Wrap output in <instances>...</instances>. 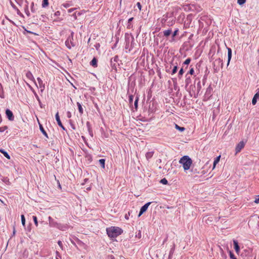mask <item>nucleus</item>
<instances>
[{"label":"nucleus","mask_w":259,"mask_h":259,"mask_svg":"<svg viewBox=\"0 0 259 259\" xmlns=\"http://www.w3.org/2000/svg\"><path fill=\"white\" fill-rule=\"evenodd\" d=\"M107 234L110 238H116L122 233V230L117 227H111L106 229Z\"/></svg>","instance_id":"nucleus-1"},{"label":"nucleus","mask_w":259,"mask_h":259,"mask_svg":"<svg viewBox=\"0 0 259 259\" xmlns=\"http://www.w3.org/2000/svg\"><path fill=\"white\" fill-rule=\"evenodd\" d=\"M180 163L183 165L185 170H188L192 163V160L188 156H184L179 160Z\"/></svg>","instance_id":"nucleus-2"},{"label":"nucleus","mask_w":259,"mask_h":259,"mask_svg":"<svg viewBox=\"0 0 259 259\" xmlns=\"http://www.w3.org/2000/svg\"><path fill=\"white\" fill-rule=\"evenodd\" d=\"M217 63H219V65H220L221 67L222 68L223 67V60L219 58V59L215 60V61L214 62V66H213V68H214V70L215 72H218V71L219 70V67H218V66L217 65Z\"/></svg>","instance_id":"nucleus-3"},{"label":"nucleus","mask_w":259,"mask_h":259,"mask_svg":"<svg viewBox=\"0 0 259 259\" xmlns=\"http://www.w3.org/2000/svg\"><path fill=\"white\" fill-rule=\"evenodd\" d=\"M212 91V88L211 85H209L208 87L206 89L205 95H204V99L205 100H208L209 99L210 97L211 96V92Z\"/></svg>","instance_id":"nucleus-4"},{"label":"nucleus","mask_w":259,"mask_h":259,"mask_svg":"<svg viewBox=\"0 0 259 259\" xmlns=\"http://www.w3.org/2000/svg\"><path fill=\"white\" fill-rule=\"evenodd\" d=\"M151 202H149L145 204L140 209V212L139 213L138 217H140L143 213H144L147 210L149 206L151 203Z\"/></svg>","instance_id":"nucleus-5"},{"label":"nucleus","mask_w":259,"mask_h":259,"mask_svg":"<svg viewBox=\"0 0 259 259\" xmlns=\"http://www.w3.org/2000/svg\"><path fill=\"white\" fill-rule=\"evenodd\" d=\"M245 143L243 141H240L236 146L235 148L236 154L240 152V151L244 148Z\"/></svg>","instance_id":"nucleus-6"},{"label":"nucleus","mask_w":259,"mask_h":259,"mask_svg":"<svg viewBox=\"0 0 259 259\" xmlns=\"http://www.w3.org/2000/svg\"><path fill=\"white\" fill-rule=\"evenodd\" d=\"M48 220H49V225L51 227H55V228L57 227L58 223H57L56 221H55L54 219H53L51 217H49Z\"/></svg>","instance_id":"nucleus-7"},{"label":"nucleus","mask_w":259,"mask_h":259,"mask_svg":"<svg viewBox=\"0 0 259 259\" xmlns=\"http://www.w3.org/2000/svg\"><path fill=\"white\" fill-rule=\"evenodd\" d=\"M6 114L9 120L13 121L14 120V116L13 113L10 110L8 109H6Z\"/></svg>","instance_id":"nucleus-8"},{"label":"nucleus","mask_w":259,"mask_h":259,"mask_svg":"<svg viewBox=\"0 0 259 259\" xmlns=\"http://www.w3.org/2000/svg\"><path fill=\"white\" fill-rule=\"evenodd\" d=\"M55 118H56V120L57 122V123L58 124V125L61 127L62 130H63L64 131L66 130L65 127L63 125L61 121V120L60 119V117H59V113L57 112L56 115H55Z\"/></svg>","instance_id":"nucleus-9"},{"label":"nucleus","mask_w":259,"mask_h":259,"mask_svg":"<svg viewBox=\"0 0 259 259\" xmlns=\"http://www.w3.org/2000/svg\"><path fill=\"white\" fill-rule=\"evenodd\" d=\"M233 245H234V249H235L236 252L237 254H239V253L240 252V247L238 244V241L236 240H233Z\"/></svg>","instance_id":"nucleus-10"},{"label":"nucleus","mask_w":259,"mask_h":259,"mask_svg":"<svg viewBox=\"0 0 259 259\" xmlns=\"http://www.w3.org/2000/svg\"><path fill=\"white\" fill-rule=\"evenodd\" d=\"M70 39L69 37L65 41V45L68 49H71V47L75 46V44Z\"/></svg>","instance_id":"nucleus-11"},{"label":"nucleus","mask_w":259,"mask_h":259,"mask_svg":"<svg viewBox=\"0 0 259 259\" xmlns=\"http://www.w3.org/2000/svg\"><path fill=\"white\" fill-rule=\"evenodd\" d=\"M57 228L61 231H65L68 229V226L66 224L58 223Z\"/></svg>","instance_id":"nucleus-12"},{"label":"nucleus","mask_w":259,"mask_h":259,"mask_svg":"<svg viewBox=\"0 0 259 259\" xmlns=\"http://www.w3.org/2000/svg\"><path fill=\"white\" fill-rule=\"evenodd\" d=\"M118 56H115L113 58L111 59L110 63H111V65L112 66V67H116L115 64L118 61Z\"/></svg>","instance_id":"nucleus-13"},{"label":"nucleus","mask_w":259,"mask_h":259,"mask_svg":"<svg viewBox=\"0 0 259 259\" xmlns=\"http://www.w3.org/2000/svg\"><path fill=\"white\" fill-rule=\"evenodd\" d=\"M228 50V62H227V66L229 65L230 60L232 58V50L230 48H227Z\"/></svg>","instance_id":"nucleus-14"},{"label":"nucleus","mask_w":259,"mask_h":259,"mask_svg":"<svg viewBox=\"0 0 259 259\" xmlns=\"http://www.w3.org/2000/svg\"><path fill=\"white\" fill-rule=\"evenodd\" d=\"M133 19H134V18L132 17L128 20L127 25H126V27L127 29H133V25L132 23V22Z\"/></svg>","instance_id":"nucleus-15"},{"label":"nucleus","mask_w":259,"mask_h":259,"mask_svg":"<svg viewBox=\"0 0 259 259\" xmlns=\"http://www.w3.org/2000/svg\"><path fill=\"white\" fill-rule=\"evenodd\" d=\"M37 80L39 85V88H41V91H43L45 89V84L43 83L42 80L40 78L37 77Z\"/></svg>","instance_id":"nucleus-16"},{"label":"nucleus","mask_w":259,"mask_h":259,"mask_svg":"<svg viewBox=\"0 0 259 259\" xmlns=\"http://www.w3.org/2000/svg\"><path fill=\"white\" fill-rule=\"evenodd\" d=\"M175 249V244H173L172 247L171 248L168 255V259H171L172 255L174 254V251Z\"/></svg>","instance_id":"nucleus-17"},{"label":"nucleus","mask_w":259,"mask_h":259,"mask_svg":"<svg viewBox=\"0 0 259 259\" xmlns=\"http://www.w3.org/2000/svg\"><path fill=\"white\" fill-rule=\"evenodd\" d=\"M26 77L31 80H34V78L30 71H27L26 73Z\"/></svg>","instance_id":"nucleus-18"},{"label":"nucleus","mask_w":259,"mask_h":259,"mask_svg":"<svg viewBox=\"0 0 259 259\" xmlns=\"http://www.w3.org/2000/svg\"><path fill=\"white\" fill-rule=\"evenodd\" d=\"M39 129H40V131H41V132L42 133V134L47 138H48V135L47 133V132L45 131V130H44L42 125L40 124V123H39Z\"/></svg>","instance_id":"nucleus-19"},{"label":"nucleus","mask_w":259,"mask_h":259,"mask_svg":"<svg viewBox=\"0 0 259 259\" xmlns=\"http://www.w3.org/2000/svg\"><path fill=\"white\" fill-rule=\"evenodd\" d=\"M90 65L94 67H97V60L96 58H94L90 62Z\"/></svg>","instance_id":"nucleus-20"},{"label":"nucleus","mask_w":259,"mask_h":259,"mask_svg":"<svg viewBox=\"0 0 259 259\" xmlns=\"http://www.w3.org/2000/svg\"><path fill=\"white\" fill-rule=\"evenodd\" d=\"M77 107L78 109L79 112L80 113V114L81 115L83 113V108L82 107L81 103H80L79 102H77Z\"/></svg>","instance_id":"nucleus-21"},{"label":"nucleus","mask_w":259,"mask_h":259,"mask_svg":"<svg viewBox=\"0 0 259 259\" xmlns=\"http://www.w3.org/2000/svg\"><path fill=\"white\" fill-rule=\"evenodd\" d=\"M259 99V96L258 94H255L253 97L252 100V104L254 105L257 102V100Z\"/></svg>","instance_id":"nucleus-22"},{"label":"nucleus","mask_w":259,"mask_h":259,"mask_svg":"<svg viewBox=\"0 0 259 259\" xmlns=\"http://www.w3.org/2000/svg\"><path fill=\"white\" fill-rule=\"evenodd\" d=\"M0 152L3 154V155L8 159H10V156L9 154L5 151L4 149H0Z\"/></svg>","instance_id":"nucleus-23"},{"label":"nucleus","mask_w":259,"mask_h":259,"mask_svg":"<svg viewBox=\"0 0 259 259\" xmlns=\"http://www.w3.org/2000/svg\"><path fill=\"white\" fill-rule=\"evenodd\" d=\"M171 33V29H167L163 31V35L165 37H167L170 35V34Z\"/></svg>","instance_id":"nucleus-24"},{"label":"nucleus","mask_w":259,"mask_h":259,"mask_svg":"<svg viewBox=\"0 0 259 259\" xmlns=\"http://www.w3.org/2000/svg\"><path fill=\"white\" fill-rule=\"evenodd\" d=\"M139 100V97L138 96H137L135 99V101L134 102V106L136 109V110H137L138 107V101Z\"/></svg>","instance_id":"nucleus-25"},{"label":"nucleus","mask_w":259,"mask_h":259,"mask_svg":"<svg viewBox=\"0 0 259 259\" xmlns=\"http://www.w3.org/2000/svg\"><path fill=\"white\" fill-rule=\"evenodd\" d=\"M0 97L1 98H4L5 95L2 85L0 83Z\"/></svg>","instance_id":"nucleus-26"},{"label":"nucleus","mask_w":259,"mask_h":259,"mask_svg":"<svg viewBox=\"0 0 259 259\" xmlns=\"http://www.w3.org/2000/svg\"><path fill=\"white\" fill-rule=\"evenodd\" d=\"M178 31H179L178 29H177L174 31V32H173V33L172 34V38H171V40H170V41H172L175 40V37L177 35Z\"/></svg>","instance_id":"nucleus-27"},{"label":"nucleus","mask_w":259,"mask_h":259,"mask_svg":"<svg viewBox=\"0 0 259 259\" xmlns=\"http://www.w3.org/2000/svg\"><path fill=\"white\" fill-rule=\"evenodd\" d=\"M153 153H154L153 152H147L146 154V158L147 159H149L151 158L153 156Z\"/></svg>","instance_id":"nucleus-28"},{"label":"nucleus","mask_w":259,"mask_h":259,"mask_svg":"<svg viewBox=\"0 0 259 259\" xmlns=\"http://www.w3.org/2000/svg\"><path fill=\"white\" fill-rule=\"evenodd\" d=\"M99 163L100 164L101 167L103 168H105V160L104 159H100L99 160Z\"/></svg>","instance_id":"nucleus-29"},{"label":"nucleus","mask_w":259,"mask_h":259,"mask_svg":"<svg viewBox=\"0 0 259 259\" xmlns=\"http://www.w3.org/2000/svg\"><path fill=\"white\" fill-rule=\"evenodd\" d=\"M49 5V0H43L42 7L46 8Z\"/></svg>","instance_id":"nucleus-30"},{"label":"nucleus","mask_w":259,"mask_h":259,"mask_svg":"<svg viewBox=\"0 0 259 259\" xmlns=\"http://www.w3.org/2000/svg\"><path fill=\"white\" fill-rule=\"evenodd\" d=\"M21 222H22V224L23 225V226L24 227H25V217L23 214H22L21 215Z\"/></svg>","instance_id":"nucleus-31"},{"label":"nucleus","mask_w":259,"mask_h":259,"mask_svg":"<svg viewBox=\"0 0 259 259\" xmlns=\"http://www.w3.org/2000/svg\"><path fill=\"white\" fill-rule=\"evenodd\" d=\"M221 156H218L213 161V168H214L215 165L219 162L220 161Z\"/></svg>","instance_id":"nucleus-32"},{"label":"nucleus","mask_w":259,"mask_h":259,"mask_svg":"<svg viewBox=\"0 0 259 259\" xmlns=\"http://www.w3.org/2000/svg\"><path fill=\"white\" fill-rule=\"evenodd\" d=\"M201 82L199 81L197 84V94H199L200 90H201Z\"/></svg>","instance_id":"nucleus-33"},{"label":"nucleus","mask_w":259,"mask_h":259,"mask_svg":"<svg viewBox=\"0 0 259 259\" xmlns=\"http://www.w3.org/2000/svg\"><path fill=\"white\" fill-rule=\"evenodd\" d=\"M34 94V96H35L36 100L38 102V103H39L40 107H42V106H41V103L40 100L38 96L37 95V94L35 92Z\"/></svg>","instance_id":"nucleus-34"},{"label":"nucleus","mask_w":259,"mask_h":259,"mask_svg":"<svg viewBox=\"0 0 259 259\" xmlns=\"http://www.w3.org/2000/svg\"><path fill=\"white\" fill-rule=\"evenodd\" d=\"M175 127L176 129L178 130L179 131H180L181 132H183L185 130V128L184 127L179 126L177 124H175Z\"/></svg>","instance_id":"nucleus-35"},{"label":"nucleus","mask_w":259,"mask_h":259,"mask_svg":"<svg viewBox=\"0 0 259 259\" xmlns=\"http://www.w3.org/2000/svg\"><path fill=\"white\" fill-rule=\"evenodd\" d=\"M191 58H187L185 61V62L183 63V65H188L189 64V63H190L191 62ZM184 67V66H183V67Z\"/></svg>","instance_id":"nucleus-36"},{"label":"nucleus","mask_w":259,"mask_h":259,"mask_svg":"<svg viewBox=\"0 0 259 259\" xmlns=\"http://www.w3.org/2000/svg\"><path fill=\"white\" fill-rule=\"evenodd\" d=\"M177 70H178V66H177V65H175L172 69V70L171 72V75H174V74H175L177 72Z\"/></svg>","instance_id":"nucleus-37"},{"label":"nucleus","mask_w":259,"mask_h":259,"mask_svg":"<svg viewBox=\"0 0 259 259\" xmlns=\"http://www.w3.org/2000/svg\"><path fill=\"white\" fill-rule=\"evenodd\" d=\"M30 7H31V12L32 13L35 12V9L34 8V2H32L31 3Z\"/></svg>","instance_id":"nucleus-38"},{"label":"nucleus","mask_w":259,"mask_h":259,"mask_svg":"<svg viewBox=\"0 0 259 259\" xmlns=\"http://www.w3.org/2000/svg\"><path fill=\"white\" fill-rule=\"evenodd\" d=\"M133 100H134V96L132 95H130L129 96V98H128L129 103L130 104H133Z\"/></svg>","instance_id":"nucleus-39"},{"label":"nucleus","mask_w":259,"mask_h":259,"mask_svg":"<svg viewBox=\"0 0 259 259\" xmlns=\"http://www.w3.org/2000/svg\"><path fill=\"white\" fill-rule=\"evenodd\" d=\"M160 183L162 184L166 185L168 183V181L165 178H163L160 180Z\"/></svg>","instance_id":"nucleus-40"},{"label":"nucleus","mask_w":259,"mask_h":259,"mask_svg":"<svg viewBox=\"0 0 259 259\" xmlns=\"http://www.w3.org/2000/svg\"><path fill=\"white\" fill-rule=\"evenodd\" d=\"M229 256L231 259H237L234 253L231 251H229Z\"/></svg>","instance_id":"nucleus-41"},{"label":"nucleus","mask_w":259,"mask_h":259,"mask_svg":"<svg viewBox=\"0 0 259 259\" xmlns=\"http://www.w3.org/2000/svg\"><path fill=\"white\" fill-rule=\"evenodd\" d=\"M25 14H26V15L27 16H29L30 14V12L28 10V6H26L25 9Z\"/></svg>","instance_id":"nucleus-42"},{"label":"nucleus","mask_w":259,"mask_h":259,"mask_svg":"<svg viewBox=\"0 0 259 259\" xmlns=\"http://www.w3.org/2000/svg\"><path fill=\"white\" fill-rule=\"evenodd\" d=\"M184 73V70H183V68H182L179 71V73H178V76L179 78H180L182 75Z\"/></svg>","instance_id":"nucleus-43"},{"label":"nucleus","mask_w":259,"mask_h":259,"mask_svg":"<svg viewBox=\"0 0 259 259\" xmlns=\"http://www.w3.org/2000/svg\"><path fill=\"white\" fill-rule=\"evenodd\" d=\"M33 220L34 222L35 225L37 227L38 226L37 217L36 216H33Z\"/></svg>","instance_id":"nucleus-44"},{"label":"nucleus","mask_w":259,"mask_h":259,"mask_svg":"<svg viewBox=\"0 0 259 259\" xmlns=\"http://www.w3.org/2000/svg\"><path fill=\"white\" fill-rule=\"evenodd\" d=\"M8 128L7 126H4L0 127V132L3 133Z\"/></svg>","instance_id":"nucleus-45"},{"label":"nucleus","mask_w":259,"mask_h":259,"mask_svg":"<svg viewBox=\"0 0 259 259\" xmlns=\"http://www.w3.org/2000/svg\"><path fill=\"white\" fill-rule=\"evenodd\" d=\"M246 2V0H237V3L239 5H242Z\"/></svg>","instance_id":"nucleus-46"},{"label":"nucleus","mask_w":259,"mask_h":259,"mask_svg":"<svg viewBox=\"0 0 259 259\" xmlns=\"http://www.w3.org/2000/svg\"><path fill=\"white\" fill-rule=\"evenodd\" d=\"M58 244L60 247V248L62 249H63V244H62V242L61 241L59 240V241H58Z\"/></svg>","instance_id":"nucleus-47"},{"label":"nucleus","mask_w":259,"mask_h":259,"mask_svg":"<svg viewBox=\"0 0 259 259\" xmlns=\"http://www.w3.org/2000/svg\"><path fill=\"white\" fill-rule=\"evenodd\" d=\"M23 28H24V29L25 30V31L28 33H30V34H36L35 33H33V32L31 31H29V30H26L24 27H23Z\"/></svg>","instance_id":"nucleus-48"},{"label":"nucleus","mask_w":259,"mask_h":259,"mask_svg":"<svg viewBox=\"0 0 259 259\" xmlns=\"http://www.w3.org/2000/svg\"><path fill=\"white\" fill-rule=\"evenodd\" d=\"M88 132L89 133V134L91 135V137H93V131L92 130V128H90V130H88Z\"/></svg>","instance_id":"nucleus-49"},{"label":"nucleus","mask_w":259,"mask_h":259,"mask_svg":"<svg viewBox=\"0 0 259 259\" xmlns=\"http://www.w3.org/2000/svg\"><path fill=\"white\" fill-rule=\"evenodd\" d=\"M137 6L138 8L139 9V10H141L142 6H141L140 3L138 2L137 4Z\"/></svg>","instance_id":"nucleus-50"},{"label":"nucleus","mask_w":259,"mask_h":259,"mask_svg":"<svg viewBox=\"0 0 259 259\" xmlns=\"http://www.w3.org/2000/svg\"><path fill=\"white\" fill-rule=\"evenodd\" d=\"M87 126L88 127V130H90V128H91V125H90V123L89 121H88L87 122Z\"/></svg>","instance_id":"nucleus-51"},{"label":"nucleus","mask_w":259,"mask_h":259,"mask_svg":"<svg viewBox=\"0 0 259 259\" xmlns=\"http://www.w3.org/2000/svg\"><path fill=\"white\" fill-rule=\"evenodd\" d=\"M194 73V69L193 68H192L190 71H189V73L191 75L193 74Z\"/></svg>","instance_id":"nucleus-52"},{"label":"nucleus","mask_w":259,"mask_h":259,"mask_svg":"<svg viewBox=\"0 0 259 259\" xmlns=\"http://www.w3.org/2000/svg\"><path fill=\"white\" fill-rule=\"evenodd\" d=\"M67 116L69 118H70L71 117V113L70 111H68L67 112Z\"/></svg>","instance_id":"nucleus-53"},{"label":"nucleus","mask_w":259,"mask_h":259,"mask_svg":"<svg viewBox=\"0 0 259 259\" xmlns=\"http://www.w3.org/2000/svg\"><path fill=\"white\" fill-rule=\"evenodd\" d=\"M3 181H4L5 183H6V184H7V183H8L9 182V179H8L7 178H5V179H4V180H3Z\"/></svg>","instance_id":"nucleus-54"},{"label":"nucleus","mask_w":259,"mask_h":259,"mask_svg":"<svg viewBox=\"0 0 259 259\" xmlns=\"http://www.w3.org/2000/svg\"><path fill=\"white\" fill-rule=\"evenodd\" d=\"M6 18H7V19L8 20H9V21L11 23H12L13 25H16V24H15V23L14 21H12L11 20H10V19H9L8 17H6Z\"/></svg>","instance_id":"nucleus-55"},{"label":"nucleus","mask_w":259,"mask_h":259,"mask_svg":"<svg viewBox=\"0 0 259 259\" xmlns=\"http://www.w3.org/2000/svg\"><path fill=\"white\" fill-rule=\"evenodd\" d=\"M254 203H259V195L258 196V198H256L255 200L254 201Z\"/></svg>","instance_id":"nucleus-56"},{"label":"nucleus","mask_w":259,"mask_h":259,"mask_svg":"<svg viewBox=\"0 0 259 259\" xmlns=\"http://www.w3.org/2000/svg\"><path fill=\"white\" fill-rule=\"evenodd\" d=\"M63 6L65 7V8H68L70 6V5L67 4V3H66V4H64L63 5Z\"/></svg>","instance_id":"nucleus-57"},{"label":"nucleus","mask_w":259,"mask_h":259,"mask_svg":"<svg viewBox=\"0 0 259 259\" xmlns=\"http://www.w3.org/2000/svg\"><path fill=\"white\" fill-rule=\"evenodd\" d=\"M60 15V12L58 11L56 12L55 13V15L57 16H59Z\"/></svg>","instance_id":"nucleus-58"},{"label":"nucleus","mask_w":259,"mask_h":259,"mask_svg":"<svg viewBox=\"0 0 259 259\" xmlns=\"http://www.w3.org/2000/svg\"><path fill=\"white\" fill-rule=\"evenodd\" d=\"M167 240V237H166V238L164 240L163 242V244H164L165 242H166Z\"/></svg>","instance_id":"nucleus-59"},{"label":"nucleus","mask_w":259,"mask_h":259,"mask_svg":"<svg viewBox=\"0 0 259 259\" xmlns=\"http://www.w3.org/2000/svg\"><path fill=\"white\" fill-rule=\"evenodd\" d=\"M255 94H258L259 96V88L256 90V93Z\"/></svg>","instance_id":"nucleus-60"},{"label":"nucleus","mask_w":259,"mask_h":259,"mask_svg":"<svg viewBox=\"0 0 259 259\" xmlns=\"http://www.w3.org/2000/svg\"><path fill=\"white\" fill-rule=\"evenodd\" d=\"M15 233H16V230L14 228L13 230V235H15Z\"/></svg>","instance_id":"nucleus-61"},{"label":"nucleus","mask_w":259,"mask_h":259,"mask_svg":"<svg viewBox=\"0 0 259 259\" xmlns=\"http://www.w3.org/2000/svg\"><path fill=\"white\" fill-rule=\"evenodd\" d=\"M58 183L59 188L61 189V185H60L59 181H58Z\"/></svg>","instance_id":"nucleus-62"},{"label":"nucleus","mask_w":259,"mask_h":259,"mask_svg":"<svg viewBox=\"0 0 259 259\" xmlns=\"http://www.w3.org/2000/svg\"><path fill=\"white\" fill-rule=\"evenodd\" d=\"M125 218L126 219H128V216H127V214H125Z\"/></svg>","instance_id":"nucleus-63"},{"label":"nucleus","mask_w":259,"mask_h":259,"mask_svg":"<svg viewBox=\"0 0 259 259\" xmlns=\"http://www.w3.org/2000/svg\"><path fill=\"white\" fill-rule=\"evenodd\" d=\"M72 11H73V10H72V9H69V10H68V12H69V13H71V12H72Z\"/></svg>","instance_id":"nucleus-64"}]
</instances>
